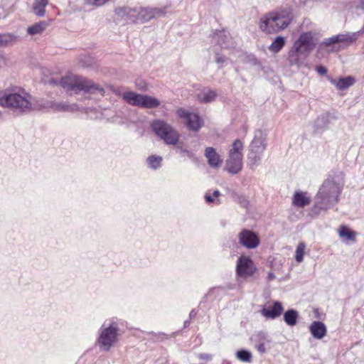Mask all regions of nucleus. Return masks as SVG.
Masks as SVG:
<instances>
[{"label": "nucleus", "instance_id": "f257e3e1", "mask_svg": "<svg viewBox=\"0 0 364 364\" xmlns=\"http://www.w3.org/2000/svg\"><path fill=\"white\" fill-rule=\"evenodd\" d=\"M344 186V175L342 172L330 175L322 183L316 196V203L311 208L313 215H318L337 203Z\"/></svg>", "mask_w": 364, "mask_h": 364}, {"label": "nucleus", "instance_id": "f03ea898", "mask_svg": "<svg viewBox=\"0 0 364 364\" xmlns=\"http://www.w3.org/2000/svg\"><path fill=\"white\" fill-rule=\"evenodd\" d=\"M48 82L50 85H60L66 91H73L76 94L83 92L84 93L102 97L105 93L102 85L79 75H68L60 80L51 78Z\"/></svg>", "mask_w": 364, "mask_h": 364}, {"label": "nucleus", "instance_id": "7ed1b4c3", "mask_svg": "<svg viewBox=\"0 0 364 364\" xmlns=\"http://www.w3.org/2000/svg\"><path fill=\"white\" fill-rule=\"evenodd\" d=\"M124 321L112 317L104 321L98 331L97 343L101 351H109L119 340L123 333Z\"/></svg>", "mask_w": 364, "mask_h": 364}, {"label": "nucleus", "instance_id": "20e7f679", "mask_svg": "<svg viewBox=\"0 0 364 364\" xmlns=\"http://www.w3.org/2000/svg\"><path fill=\"white\" fill-rule=\"evenodd\" d=\"M293 16L289 9L272 12L261 18L260 28L267 33H275L286 28L291 22Z\"/></svg>", "mask_w": 364, "mask_h": 364}, {"label": "nucleus", "instance_id": "39448f33", "mask_svg": "<svg viewBox=\"0 0 364 364\" xmlns=\"http://www.w3.org/2000/svg\"><path fill=\"white\" fill-rule=\"evenodd\" d=\"M0 105L18 114L28 113L32 109L31 96L25 92L5 94L0 97Z\"/></svg>", "mask_w": 364, "mask_h": 364}, {"label": "nucleus", "instance_id": "423d86ee", "mask_svg": "<svg viewBox=\"0 0 364 364\" xmlns=\"http://www.w3.org/2000/svg\"><path fill=\"white\" fill-rule=\"evenodd\" d=\"M112 91L116 95L121 96L126 102L132 106L153 109L158 107L161 104V102L154 97L132 91L123 92L122 87L113 88Z\"/></svg>", "mask_w": 364, "mask_h": 364}, {"label": "nucleus", "instance_id": "0eeeda50", "mask_svg": "<svg viewBox=\"0 0 364 364\" xmlns=\"http://www.w3.org/2000/svg\"><path fill=\"white\" fill-rule=\"evenodd\" d=\"M361 6L364 9V0H360ZM364 33V25L361 30L355 33H340L325 39L318 47V50H325L328 53L338 52L341 49L340 43L348 46L358 39L360 33Z\"/></svg>", "mask_w": 364, "mask_h": 364}, {"label": "nucleus", "instance_id": "6e6552de", "mask_svg": "<svg viewBox=\"0 0 364 364\" xmlns=\"http://www.w3.org/2000/svg\"><path fill=\"white\" fill-rule=\"evenodd\" d=\"M151 128L166 144L176 145L178 142L180 135L178 131L166 121L154 120L151 124Z\"/></svg>", "mask_w": 364, "mask_h": 364}, {"label": "nucleus", "instance_id": "1a4fd4ad", "mask_svg": "<svg viewBox=\"0 0 364 364\" xmlns=\"http://www.w3.org/2000/svg\"><path fill=\"white\" fill-rule=\"evenodd\" d=\"M243 144L240 139L234 141L229 151V157L226 160L225 170L232 173L237 174L242 168Z\"/></svg>", "mask_w": 364, "mask_h": 364}, {"label": "nucleus", "instance_id": "9d476101", "mask_svg": "<svg viewBox=\"0 0 364 364\" xmlns=\"http://www.w3.org/2000/svg\"><path fill=\"white\" fill-rule=\"evenodd\" d=\"M319 38V34L315 31L302 32L293 45L309 55L318 44Z\"/></svg>", "mask_w": 364, "mask_h": 364}, {"label": "nucleus", "instance_id": "9b49d317", "mask_svg": "<svg viewBox=\"0 0 364 364\" xmlns=\"http://www.w3.org/2000/svg\"><path fill=\"white\" fill-rule=\"evenodd\" d=\"M257 268L250 258L247 255H241L236 262L235 273L238 278L246 279L252 277Z\"/></svg>", "mask_w": 364, "mask_h": 364}, {"label": "nucleus", "instance_id": "f8f14e48", "mask_svg": "<svg viewBox=\"0 0 364 364\" xmlns=\"http://www.w3.org/2000/svg\"><path fill=\"white\" fill-rule=\"evenodd\" d=\"M176 114L183 120L187 129L191 131L198 132L203 124V119L196 113L179 108L176 110Z\"/></svg>", "mask_w": 364, "mask_h": 364}, {"label": "nucleus", "instance_id": "ddd939ff", "mask_svg": "<svg viewBox=\"0 0 364 364\" xmlns=\"http://www.w3.org/2000/svg\"><path fill=\"white\" fill-rule=\"evenodd\" d=\"M238 240L242 246L248 250L256 248L260 242L258 235L248 229H243L239 232Z\"/></svg>", "mask_w": 364, "mask_h": 364}, {"label": "nucleus", "instance_id": "4468645a", "mask_svg": "<svg viewBox=\"0 0 364 364\" xmlns=\"http://www.w3.org/2000/svg\"><path fill=\"white\" fill-rule=\"evenodd\" d=\"M309 55L292 45L287 55V62L291 67L295 66L297 68H301L305 63L307 57Z\"/></svg>", "mask_w": 364, "mask_h": 364}, {"label": "nucleus", "instance_id": "2eb2a0df", "mask_svg": "<svg viewBox=\"0 0 364 364\" xmlns=\"http://www.w3.org/2000/svg\"><path fill=\"white\" fill-rule=\"evenodd\" d=\"M251 341L254 347L261 354L265 353L270 348V345L272 342L270 336L263 331H259L252 335Z\"/></svg>", "mask_w": 364, "mask_h": 364}, {"label": "nucleus", "instance_id": "dca6fc26", "mask_svg": "<svg viewBox=\"0 0 364 364\" xmlns=\"http://www.w3.org/2000/svg\"><path fill=\"white\" fill-rule=\"evenodd\" d=\"M166 14V7L142 8L138 13V19L146 22L154 18L164 16Z\"/></svg>", "mask_w": 364, "mask_h": 364}, {"label": "nucleus", "instance_id": "f3484780", "mask_svg": "<svg viewBox=\"0 0 364 364\" xmlns=\"http://www.w3.org/2000/svg\"><path fill=\"white\" fill-rule=\"evenodd\" d=\"M284 308L282 303L278 301H275L273 302L272 306L263 307L260 312L266 318L274 320L279 317L282 314Z\"/></svg>", "mask_w": 364, "mask_h": 364}, {"label": "nucleus", "instance_id": "a211bd4d", "mask_svg": "<svg viewBox=\"0 0 364 364\" xmlns=\"http://www.w3.org/2000/svg\"><path fill=\"white\" fill-rule=\"evenodd\" d=\"M266 148L267 144L265 134L260 129L255 131L254 139L250 145V149L255 150L257 152L258 151L264 152Z\"/></svg>", "mask_w": 364, "mask_h": 364}, {"label": "nucleus", "instance_id": "6ab92c4d", "mask_svg": "<svg viewBox=\"0 0 364 364\" xmlns=\"http://www.w3.org/2000/svg\"><path fill=\"white\" fill-rule=\"evenodd\" d=\"M204 155L207 159L208 164L213 168H218L223 163L221 156L213 147H207Z\"/></svg>", "mask_w": 364, "mask_h": 364}, {"label": "nucleus", "instance_id": "aec40b11", "mask_svg": "<svg viewBox=\"0 0 364 364\" xmlns=\"http://www.w3.org/2000/svg\"><path fill=\"white\" fill-rule=\"evenodd\" d=\"M230 39L229 36L225 31H218L215 32L211 36V43L218 44L221 48H229L228 43Z\"/></svg>", "mask_w": 364, "mask_h": 364}, {"label": "nucleus", "instance_id": "412c9836", "mask_svg": "<svg viewBox=\"0 0 364 364\" xmlns=\"http://www.w3.org/2000/svg\"><path fill=\"white\" fill-rule=\"evenodd\" d=\"M309 331L314 338L321 339L326 336L327 329L321 321H314L309 326Z\"/></svg>", "mask_w": 364, "mask_h": 364}, {"label": "nucleus", "instance_id": "4be33fe9", "mask_svg": "<svg viewBox=\"0 0 364 364\" xmlns=\"http://www.w3.org/2000/svg\"><path fill=\"white\" fill-rule=\"evenodd\" d=\"M328 79L332 85H334L338 90H341L348 88L355 82V79L350 76L340 77L338 79L328 77Z\"/></svg>", "mask_w": 364, "mask_h": 364}, {"label": "nucleus", "instance_id": "5701e85b", "mask_svg": "<svg viewBox=\"0 0 364 364\" xmlns=\"http://www.w3.org/2000/svg\"><path fill=\"white\" fill-rule=\"evenodd\" d=\"M338 234L343 242L350 241L353 243L356 242L357 232L346 225H341L338 229Z\"/></svg>", "mask_w": 364, "mask_h": 364}, {"label": "nucleus", "instance_id": "b1692460", "mask_svg": "<svg viewBox=\"0 0 364 364\" xmlns=\"http://www.w3.org/2000/svg\"><path fill=\"white\" fill-rule=\"evenodd\" d=\"M311 199L306 192L296 191L292 198V204L297 208H304L308 205Z\"/></svg>", "mask_w": 364, "mask_h": 364}, {"label": "nucleus", "instance_id": "393cba45", "mask_svg": "<svg viewBox=\"0 0 364 364\" xmlns=\"http://www.w3.org/2000/svg\"><path fill=\"white\" fill-rule=\"evenodd\" d=\"M216 97V92L209 88H204L200 93L197 94V100L201 103L212 102Z\"/></svg>", "mask_w": 364, "mask_h": 364}, {"label": "nucleus", "instance_id": "a878e982", "mask_svg": "<svg viewBox=\"0 0 364 364\" xmlns=\"http://www.w3.org/2000/svg\"><path fill=\"white\" fill-rule=\"evenodd\" d=\"M49 3L48 0H34L33 4V11L35 15L38 17H43L46 14V7Z\"/></svg>", "mask_w": 364, "mask_h": 364}, {"label": "nucleus", "instance_id": "bb28decb", "mask_svg": "<svg viewBox=\"0 0 364 364\" xmlns=\"http://www.w3.org/2000/svg\"><path fill=\"white\" fill-rule=\"evenodd\" d=\"M263 152L262 151H256L255 150L250 149V152L247 156L248 160V165L252 168H254L255 167L257 166L261 161L262 157Z\"/></svg>", "mask_w": 364, "mask_h": 364}, {"label": "nucleus", "instance_id": "cd10ccee", "mask_svg": "<svg viewBox=\"0 0 364 364\" xmlns=\"http://www.w3.org/2000/svg\"><path fill=\"white\" fill-rule=\"evenodd\" d=\"M298 317V312L293 309L287 310L284 314V320L285 323L289 326H294L296 324Z\"/></svg>", "mask_w": 364, "mask_h": 364}, {"label": "nucleus", "instance_id": "c85d7f7f", "mask_svg": "<svg viewBox=\"0 0 364 364\" xmlns=\"http://www.w3.org/2000/svg\"><path fill=\"white\" fill-rule=\"evenodd\" d=\"M328 122L327 116L321 115L318 117L314 122V132L318 133L326 129L328 127Z\"/></svg>", "mask_w": 364, "mask_h": 364}, {"label": "nucleus", "instance_id": "c756f323", "mask_svg": "<svg viewBox=\"0 0 364 364\" xmlns=\"http://www.w3.org/2000/svg\"><path fill=\"white\" fill-rule=\"evenodd\" d=\"M162 157L156 155H151L146 159V164L148 167L153 170L161 168L162 165Z\"/></svg>", "mask_w": 364, "mask_h": 364}, {"label": "nucleus", "instance_id": "7c9ffc66", "mask_svg": "<svg viewBox=\"0 0 364 364\" xmlns=\"http://www.w3.org/2000/svg\"><path fill=\"white\" fill-rule=\"evenodd\" d=\"M48 26V23L46 21H41L34 25L29 26L27 32L29 35H36L41 33Z\"/></svg>", "mask_w": 364, "mask_h": 364}, {"label": "nucleus", "instance_id": "2f4dec72", "mask_svg": "<svg viewBox=\"0 0 364 364\" xmlns=\"http://www.w3.org/2000/svg\"><path fill=\"white\" fill-rule=\"evenodd\" d=\"M17 36L11 33L0 34V47L13 45L17 41Z\"/></svg>", "mask_w": 364, "mask_h": 364}, {"label": "nucleus", "instance_id": "473e14b6", "mask_svg": "<svg viewBox=\"0 0 364 364\" xmlns=\"http://www.w3.org/2000/svg\"><path fill=\"white\" fill-rule=\"evenodd\" d=\"M286 43V39L282 36H277L273 41L272 44L269 46V49L272 53H279L284 46Z\"/></svg>", "mask_w": 364, "mask_h": 364}, {"label": "nucleus", "instance_id": "72a5a7b5", "mask_svg": "<svg viewBox=\"0 0 364 364\" xmlns=\"http://www.w3.org/2000/svg\"><path fill=\"white\" fill-rule=\"evenodd\" d=\"M54 108L61 112H75L79 110V106L77 104H68L66 102L56 103Z\"/></svg>", "mask_w": 364, "mask_h": 364}, {"label": "nucleus", "instance_id": "f704fd0d", "mask_svg": "<svg viewBox=\"0 0 364 364\" xmlns=\"http://www.w3.org/2000/svg\"><path fill=\"white\" fill-rule=\"evenodd\" d=\"M220 196V193L218 190H215L212 195L206 193L205 195V202L209 204L219 205L220 203V200L219 199Z\"/></svg>", "mask_w": 364, "mask_h": 364}, {"label": "nucleus", "instance_id": "c9c22d12", "mask_svg": "<svg viewBox=\"0 0 364 364\" xmlns=\"http://www.w3.org/2000/svg\"><path fill=\"white\" fill-rule=\"evenodd\" d=\"M306 245L303 242H300L295 251V259L297 262L300 263L304 260V251Z\"/></svg>", "mask_w": 364, "mask_h": 364}, {"label": "nucleus", "instance_id": "e433bc0d", "mask_svg": "<svg viewBox=\"0 0 364 364\" xmlns=\"http://www.w3.org/2000/svg\"><path fill=\"white\" fill-rule=\"evenodd\" d=\"M236 358L240 361L250 363L252 361V353L247 350H240L237 351Z\"/></svg>", "mask_w": 364, "mask_h": 364}, {"label": "nucleus", "instance_id": "4c0bfd02", "mask_svg": "<svg viewBox=\"0 0 364 364\" xmlns=\"http://www.w3.org/2000/svg\"><path fill=\"white\" fill-rule=\"evenodd\" d=\"M110 0H85V2L88 5L100 7L105 5Z\"/></svg>", "mask_w": 364, "mask_h": 364}, {"label": "nucleus", "instance_id": "58836bf2", "mask_svg": "<svg viewBox=\"0 0 364 364\" xmlns=\"http://www.w3.org/2000/svg\"><path fill=\"white\" fill-rule=\"evenodd\" d=\"M237 201L244 208H247L250 205L247 198L245 196H237Z\"/></svg>", "mask_w": 364, "mask_h": 364}, {"label": "nucleus", "instance_id": "ea45409f", "mask_svg": "<svg viewBox=\"0 0 364 364\" xmlns=\"http://www.w3.org/2000/svg\"><path fill=\"white\" fill-rule=\"evenodd\" d=\"M181 151L182 153H183L189 159H192L193 161L196 160V157L195 154L193 153L191 151H189V150H187V149H181Z\"/></svg>", "mask_w": 364, "mask_h": 364}, {"label": "nucleus", "instance_id": "a19ab883", "mask_svg": "<svg viewBox=\"0 0 364 364\" xmlns=\"http://www.w3.org/2000/svg\"><path fill=\"white\" fill-rule=\"evenodd\" d=\"M227 60V58L223 55H216L215 61L218 64H222Z\"/></svg>", "mask_w": 364, "mask_h": 364}, {"label": "nucleus", "instance_id": "79ce46f5", "mask_svg": "<svg viewBox=\"0 0 364 364\" xmlns=\"http://www.w3.org/2000/svg\"><path fill=\"white\" fill-rule=\"evenodd\" d=\"M316 70L319 75H326L327 73V69L321 65L316 67Z\"/></svg>", "mask_w": 364, "mask_h": 364}, {"label": "nucleus", "instance_id": "37998d69", "mask_svg": "<svg viewBox=\"0 0 364 364\" xmlns=\"http://www.w3.org/2000/svg\"><path fill=\"white\" fill-rule=\"evenodd\" d=\"M199 358L202 360H210L212 358V355L208 353H201L200 354Z\"/></svg>", "mask_w": 364, "mask_h": 364}, {"label": "nucleus", "instance_id": "c03bdc74", "mask_svg": "<svg viewBox=\"0 0 364 364\" xmlns=\"http://www.w3.org/2000/svg\"><path fill=\"white\" fill-rule=\"evenodd\" d=\"M196 314H197V311H196V309H192L189 314L190 320L195 318Z\"/></svg>", "mask_w": 364, "mask_h": 364}, {"label": "nucleus", "instance_id": "a18cd8bd", "mask_svg": "<svg viewBox=\"0 0 364 364\" xmlns=\"http://www.w3.org/2000/svg\"><path fill=\"white\" fill-rule=\"evenodd\" d=\"M275 279V275L274 273L272 272H269L268 273V275H267V279L268 281H272L273 279Z\"/></svg>", "mask_w": 364, "mask_h": 364}, {"label": "nucleus", "instance_id": "49530a36", "mask_svg": "<svg viewBox=\"0 0 364 364\" xmlns=\"http://www.w3.org/2000/svg\"><path fill=\"white\" fill-rule=\"evenodd\" d=\"M190 323H191V320L190 319L185 321H184V328L188 327Z\"/></svg>", "mask_w": 364, "mask_h": 364}, {"label": "nucleus", "instance_id": "de8ad7c7", "mask_svg": "<svg viewBox=\"0 0 364 364\" xmlns=\"http://www.w3.org/2000/svg\"><path fill=\"white\" fill-rule=\"evenodd\" d=\"M2 117V112L0 111V119Z\"/></svg>", "mask_w": 364, "mask_h": 364}]
</instances>
